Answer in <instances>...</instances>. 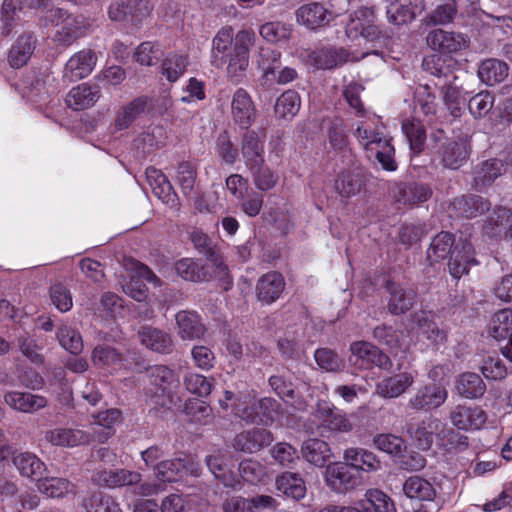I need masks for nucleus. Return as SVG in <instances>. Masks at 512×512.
<instances>
[{"label": "nucleus", "instance_id": "nucleus-36", "mask_svg": "<svg viewBox=\"0 0 512 512\" xmlns=\"http://www.w3.org/2000/svg\"><path fill=\"white\" fill-rule=\"evenodd\" d=\"M94 366L109 373H115L124 367V356L108 344H99L92 351Z\"/></svg>", "mask_w": 512, "mask_h": 512}, {"label": "nucleus", "instance_id": "nucleus-53", "mask_svg": "<svg viewBox=\"0 0 512 512\" xmlns=\"http://www.w3.org/2000/svg\"><path fill=\"white\" fill-rule=\"evenodd\" d=\"M432 195L429 185L424 183H408L399 189L398 201L404 205H416L426 202Z\"/></svg>", "mask_w": 512, "mask_h": 512}, {"label": "nucleus", "instance_id": "nucleus-45", "mask_svg": "<svg viewBox=\"0 0 512 512\" xmlns=\"http://www.w3.org/2000/svg\"><path fill=\"white\" fill-rule=\"evenodd\" d=\"M507 63L498 59H486L478 68L479 79L488 86L501 83L508 76Z\"/></svg>", "mask_w": 512, "mask_h": 512}, {"label": "nucleus", "instance_id": "nucleus-38", "mask_svg": "<svg viewBox=\"0 0 512 512\" xmlns=\"http://www.w3.org/2000/svg\"><path fill=\"white\" fill-rule=\"evenodd\" d=\"M415 381L411 372H401L384 378L376 386L377 393L383 398H397L401 396Z\"/></svg>", "mask_w": 512, "mask_h": 512}, {"label": "nucleus", "instance_id": "nucleus-59", "mask_svg": "<svg viewBox=\"0 0 512 512\" xmlns=\"http://www.w3.org/2000/svg\"><path fill=\"white\" fill-rule=\"evenodd\" d=\"M402 131L409 142L411 150L414 153L421 152L426 140V130L421 121L406 119L402 123Z\"/></svg>", "mask_w": 512, "mask_h": 512}, {"label": "nucleus", "instance_id": "nucleus-31", "mask_svg": "<svg viewBox=\"0 0 512 512\" xmlns=\"http://www.w3.org/2000/svg\"><path fill=\"white\" fill-rule=\"evenodd\" d=\"M37 8L35 0H4L1 9L2 35L7 36L20 20L19 14Z\"/></svg>", "mask_w": 512, "mask_h": 512}, {"label": "nucleus", "instance_id": "nucleus-7", "mask_svg": "<svg viewBox=\"0 0 512 512\" xmlns=\"http://www.w3.org/2000/svg\"><path fill=\"white\" fill-rule=\"evenodd\" d=\"M220 407L231 410V413L250 424H257L258 421V400L254 391L240 393L235 396L231 391H225L224 397L219 400Z\"/></svg>", "mask_w": 512, "mask_h": 512}, {"label": "nucleus", "instance_id": "nucleus-14", "mask_svg": "<svg viewBox=\"0 0 512 512\" xmlns=\"http://www.w3.org/2000/svg\"><path fill=\"white\" fill-rule=\"evenodd\" d=\"M315 417L320 421V426L330 432L348 433L353 428L347 414L328 401H318Z\"/></svg>", "mask_w": 512, "mask_h": 512}, {"label": "nucleus", "instance_id": "nucleus-62", "mask_svg": "<svg viewBox=\"0 0 512 512\" xmlns=\"http://www.w3.org/2000/svg\"><path fill=\"white\" fill-rule=\"evenodd\" d=\"M86 512H122L116 500L102 492H95L83 502Z\"/></svg>", "mask_w": 512, "mask_h": 512}, {"label": "nucleus", "instance_id": "nucleus-48", "mask_svg": "<svg viewBox=\"0 0 512 512\" xmlns=\"http://www.w3.org/2000/svg\"><path fill=\"white\" fill-rule=\"evenodd\" d=\"M301 451L307 462L319 467L324 466L332 455L329 444L317 438L306 440Z\"/></svg>", "mask_w": 512, "mask_h": 512}, {"label": "nucleus", "instance_id": "nucleus-56", "mask_svg": "<svg viewBox=\"0 0 512 512\" xmlns=\"http://www.w3.org/2000/svg\"><path fill=\"white\" fill-rule=\"evenodd\" d=\"M488 333L495 340H504L512 333V309L505 308L496 312L488 327Z\"/></svg>", "mask_w": 512, "mask_h": 512}, {"label": "nucleus", "instance_id": "nucleus-27", "mask_svg": "<svg viewBox=\"0 0 512 512\" xmlns=\"http://www.w3.org/2000/svg\"><path fill=\"white\" fill-rule=\"evenodd\" d=\"M483 232L490 238L510 239L512 237V212L497 207L483 226Z\"/></svg>", "mask_w": 512, "mask_h": 512}, {"label": "nucleus", "instance_id": "nucleus-33", "mask_svg": "<svg viewBox=\"0 0 512 512\" xmlns=\"http://www.w3.org/2000/svg\"><path fill=\"white\" fill-rule=\"evenodd\" d=\"M364 186V175L359 170L352 168L340 171L334 181V190L342 198L356 196Z\"/></svg>", "mask_w": 512, "mask_h": 512}, {"label": "nucleus", "instance_id": "nucleus-61", "mask_svg": "<svg viewBox=\"0 0 512 512\" xmlns=\"http://www.w3.org/2000/svg\"><path fill=\"white\" fill-rule=\"evenodd\" d=\"M146 176L156 196L164 202H168L171 197L176 195L173 193V188L166 175L160 170L149 167L146 169Z\"/></svg>", "mask_w": 512, "mask_h": 512}, {"label": "nucleus", "instance_id": "nucleus-43", "mask_svg": "<svg viewBox=\"0 0 512 512\" xmlns=\"http://www.w3.org/2000/svg\"><path fill=\"white\" fill-rule=\"evenodd\" d=\"M13 464L19 473L31 480L39 481L46 471L45 463L34 453L21 452L13 457Z\"/></svg>", "mask_w": 512, "mask_h": 512}, {"label": "nucleus", "instance_id": "nucleus-21", "mask_svg": "<svg viewBox=\"0 0 512 512\" xmlns=\"http://www.w3.org/2000/svg\"><path fill=\"white\" fill-rule=\"evenodd\" d=\"M94 422L91 435V441L99 443L106 442L115 434V427L122 423V412L117 408L107 409L93 415Z\"/></svg>", "mask_w": 512, "mask_h": 512}, {"label": "nucleus", "instance_id": "nucleus-64", "mask_svg": "<svg viewBox=\"0 0 512 512\" xmlns=\"http://www.w3.org/2000/svg\"><path fill=\"white\" fill-rule=\"evenodd\" d=\"M363 500L370 512H396L393 501L381 490H367Z\"/></svg>", "mask_w": 512, "mask_h": 512}, {"label": "nucleus", "instance_id": "nucleus-42", "mask_svg": "<svg viewBox=\"0 0 512 512\" xmlns=\"http://www.w3.org/2000/svg\"><path fill=\"white\" fill-rule=\"evenodd\" d=\"M404 494L413 500L435 502L437 492L432 483L420 476H410L403 484Z\"/></svg>", "mask_w": 512, "mask_h": 512}, {"label": "nucleus", "instance_id": "nucleus-2", "mask_svg": "<svg viewBox=\"0 0 512 512\" xmlns=\"http://www.w3.org/2000/svg\"><path fill=\"white\" fill-rule=\"evenodd\" d=\"M363 117L364 120L357 122L354 136L367 152L375 155L384 170L395 171V149L391 144V138L385 133V126L380 117L374 113Z\"/></svg>", "mask_w": 512, "mask_h": 512}, {"label": "nucleus", "instance_id": "nucleus-25", "mask_svg": "<svg viewBox=\"0 0 512 512\" xmlns=\"http://www.w3.org/2000/svg\"><path fill=\"white\" fill-rule=\"evenodd\" d=\"M412 317L416 323L418 335L426 339L428 345L438 348L446 343V331L438 327L430 312L420 311Z\"/></svg>", "mask_w": 512, "mask_h": 512}, {"label": "nucleus", "instance_id": "nucleus-10", "mask_svg": "<svg viewBox=\"0 0 512 512\" xmlns=\"http://www.w3.org/2000/svg\"><path fill=\"white\" fill-rule=\"evenodd\" d=\"M265 128L246 129L241 138V155L246 168H254L265 163Z\"/></svg>", "mask_w": 512, "mask_h": 512}, {"label": "nucleus", "instance_id": "nucleus-19", "mask_svg": "<svg viewBox=\"0 0 512 512\" xmlns=\"http://www.w3.org/2000/svg\"><path fill=\"white\" fill-rule=\"evenodd\" d=\"M97 63V55L91 49H82L73 54L65 64L64 78L77 81L89 76Z\"/></svg>", "mask_w": 512, "mask_h": 512}, {"label": "nucleus", "instance_id": "nucleus-37", "mask_svg": "<svg viewBox=\"0 0 512 512\" xmlns=\"http://www.w3.org/2000/svg\"><path fill=\"white\" fill-rule=\"evenodd\" d=\"M296 18L299 24L314 30L328 24L333 18V14L322 4L312 2L299 7L296 11Z\"/></svg>", "mask_w": 512, "mask_h": 512}, {"label": "nucleus", "instance_id": "nucleus-29", "mask_svg": "<svg viewBox=\"0 0 512 512\" xmlns=\"http://www.w3.org/2000/svg\"><path fill=\"white\" fill-rule=\"evenodd\" d=\"M140 343L147 349L161 353L170 354L174 344L169 333L152 326H142L138 331Z\"/></svg>", "mask_w": 512, "mask_h": 512}, {"label": "nucleus", "instance_id": "nucleus-28", "mask_svg": "<svg viewBox=\"0 0 512 512\" xmlns=\"http://www.w3.org/2000/svg\"><path fill=\"white\" fill-rule=\"evenodd\" d=\"M285 288V280L281 273L271 271L263 276L257 282L256 295L263 304H272L278 300Z\"/></svg>", "mask_w": 512, "mask_h": 512}, {"label": "nucleus", "instance_id": "nucleus-3", "mask_svg": "<svg viewBox=\"0 0 512 512\" xmlns=\"http://www.w3.org/2000/svg\"><path fill=\"white\" fill-rule=\"evenodd\" d=\"M141 474L127 469H104L96 471L92 481L105 488L116 489L121 487L136 486L135 491L141 496H151L164 490L160 483H142Z\"/></svg>", "mask_w": 512, "mask_h": 512}, {"label": "nucleus", "instance_id": "nucleus-46", "mask_svg": "<svg viewBox=\"0 0 512 512\" xmlns=\"http://www.w3.org/2000/svg\"><path fill=\"white\" fill-rule=\"evenodd\" d=\"M504 171V163L499 159L484 161L475 169L474 186L477 190L490 186Z\"/></svg>", "mask_w": 512, "mask_h": 512}, {"label": "nucleus", "instance_id": "nucleus-13", "mask_svg": "<svg viewBox=\"0 0 512 512\" xmlns=\"http://www.w3.org/2000/svg\"><path fill=\"white\" fill-rule=\"evenodd\" d=\"M274 441L271 431L264 428H251L237 433L231 442L235 451L254 454Z\"/></svg>", "mask_w": 512, "mask_h": 512}, {"label": "nucleus", "instance_id": "nucleus-49", "mask_svg": "<svg viewBox=\"0 0 512 512\" xmlns=\"http://www.w3.org/2000/svg\"><path fill=\"white\" fill-rule=\"evenodd\" d=\"M155 471L156 479L159 482L170 483L181 478L184 473L189 471V468L185 459L176 458L157 463ZM190 473L193 474L194 471L190 470Z\"/></svg>", "mask_w": 512, "mask_h": 512}, {"label": "nucleus", "instance_id": "nucleus-11", "mask_svg": "<svg viewBox=\"0 0 512 512\" xmlns=\"http://www.w3.org/2000/svg\"><path fill=\"white\" fill-rule=\"evenodd\" d=\"M451 424L458 430L476 431L484 427L487 413L478 405H456L449 414Z\"/></svg>", "mask_w": 512, "mask_h": 512}, {"label": "nucleus", "instance_id": "nucleus-8", "mask_svg": "<svg viewBox=\"0 0 512 512\" xmlns=\"http://www.w3.org/2000/svg\"><path fill=\"white\" fill-rule=\"evenodd\" d=\"M152 10L149 0H117L109 6L108 16L112 21L137 25L148 18Z\"/></svg>", "mask_w": 512, "mask_h": 512}, {"label": "nucleus", "instance_id": "nucleus-39", "mask_svg": "<svg viewBox=\"0 0 512 512\" xmlns=\"http://www.w3.org/2000/svg\"><path fill=\"white\" fill-rule=\"evenodd\" d=\"M343 459L351 469L363 472H375L380 469L381 462L371 451L363 448H348L344 451Z\"/></svg>", "mask_w": 512, "mask_h": 512}, {"label": "nucleus", "instance_id": "nucleus-20", "mask_svg": "<svg viewBox=\"0 0 512 512\" xmlns=\"http://www.w3.org/2000/svg\"><path fill=\"white\" fill-rule=\"evenodd\" d=\"M443 428L442 422L433 417L422 420L408 429L413 444L420 450H429L435 437L439 440Z\"/></svg>", "mask_w": 512, "mask_h": 512}, {"label": "nucleus", "instance_id": "nucleus-1", "mask_svg": "<svg viewBox=\"0 0 512 512\" xmlns=\"http://www.w3.org/2000/svg\"><path fill=\"white\" fill-rule=\"evenodd\" d=\"M427 254L432 261L443 260L450 255L448 269L455 279H460L468 273L471 266L477 264L472 243L467 238L455 241L449 232L437 234L432 239Z\"/></svg>", "mask_w": 512, "mask_h": 512}, {"label": "nucleus", "instance_id": "nucleus-34", "mask_svg": "<svg viewBox=\"0 0 512 512\" xmlns=\"http://www.w3.org/2000/svg\"><path fill=\"white\" fill-rule=\"evenodd\" d=\"M450 207L456 216L471 219L488 211L491 203L482 196L470 194L455 198Z\"/></svg>", "mask_w": 512, "mask_h": 512}, {"label": "nucleus", "instance_id": "nucleus-4", "mask_svg": "<svg viewBox=\"0 0 512 512\" xmlns=\"http://www.w3.org/2000/svg\"><path fill=\"white\" fill-rule=\"evenodd\" d=\"M44 19L46 24L57 27L53 41L61 46L72 45L77 39L83 37L87 30V23L83 16L73 15L61 8L49 9Z\"/></svg>", "mask_w": 512, "mask_h": 512}, {"label": "nucleus", "instance_id": "nucleus-54", "mask_svg": "<svg viewBox=\"0 0 512 512\" xmlns=\"http://www.w3.org/2000/svg\"><path fill=\"white\" fill-rule=\"evenodd\" d=\"M188 56L179 53H169L161 63V74L171 83L176 82L186 71Z\"/></svg>", "mask_w": 512, "mask_h": 512}, {"label": "nucleus", "instance_id": "nucleus-58", "mask_svg": "<svg viewBox=\"0 0 512 512\" xmlns=\"http://www.w3.org/2000/svg\"><path fill=\"white\" fill-rule=\"evenodd\" d=\"M37 488L40 493L51 498H61L73 492V484L65 479L58 477H45L37 482Z\"/></svg>", "mask_w": 512, "mask_h": 512}, {"label": "nucleus", "instance_id": "nucleus-22", "mask_svg": "<svg viewBox=\"0 0 512 512\" xmlns=\"http://www.w3.org/2000/svg\"><path fill=\"white\" fill-rule=\"evenodd\" d=\"M45 440L52 446L74 448L91 442L90 432L81 429L55 427L45 432Z\"/></svg>", "mask_w": 512, "mask_h": 512}, {"label": "nucleus", "instance_id": "nucleus-44", "mask_svg": "<svg viewBox=\"0 0 512 512\" xmlns=\"http://www.w3.org/2000/svg\"><path fill=\"white\" fill-rule=\"evenodd\" d=\"M36 48V39L30 34H23L12 45L8 60L13 68L23 67Z\"/></svg>", "mask_w": 512, "mask_h": 512}, {"label": "nucleus", "instance_id": "nucleus-63", "mask_svg": "<svg viewBox=\"0 0 512 512\" xmlns=\"http://www.w3.org/2000/svg\"><path fill=\"white\" fill-rule=\"evenodd\" d=\"M175 269L177 274L187 281L201 282L206 279L204 267L199 261L191 258H183L177 261Z\"/></svg>", "mask_w": 512, "mask_h": 512}, {"label": "nucleus", "instance_id": "nucleus-52", "mask_svg": "<svg viewBox=\"0 0 512 512\" xmlns=\"http://www.w3.org/2000/svg\"><path fill=\"white\" fill-rule=\"evenodd\" d=\"M276 488L287 497L300 500L306 495L304 480L296 473L285 472L276 478Z\"/></svg>", "mask_w": 512, "mask_h": 512}, {"label": "nucleus", "instance_id": "nucleus-51", "mask_svg": "<svg viewBox=\"0 0 512 512\" xmlns=\"http://www.w3.org/2000/svg\"><path fill=\"white\" fill-rule=\"evenodd\" d=\"M456 389L464 398L478 399L484 395L486 385L477 373L465 372L458 377Z\"/></svg>", "mask_w": 512, "mask_h": 512}, {"label": "nucleus", "instance_id": "nucleus-23", "mask_svg": "<svg viewBox=\"0 0 512 512\" xmlns=\"http://www.w3.org/2000/svg\"><path fill=\"white\" fill-rule=\"evenodd\" d=\"M448 392L439 384H428L417 390L409 400V407L414 410H431L440 407L447 400Z\"/></svg>", "mask_w": 512, "mask_h": 512}, {"label": "nucleus", "instance_id": "nucleus-17", "mask_svg": "<svg viewBox=\"0 0 512 512\" xmlns=\"http://www.w3.org/2000/svg\"><path fill=\"white\" fill-rule=\"evenodd\" d=\"M166 139V131L161 125H150L132 142L135 158L143 159L161 148Z\"/></svg>", "mask_w": 512, "mask_h": 512}, {"label": "nucleus", "instance_id": "nucleus-24", "mask_svg": "<svg viewBox=\"0 0 512 512\" xmlns=\"http://www.w3.org/2000/svg\"><path fill=\"white\" fill-rule=\"evenodd\" d=\"M348 57L349 54L344 48L324 47L306 51L304 59L317 69H333L344 64Z\"/></svg>", "mask_w": 512, "mask_h": 512}, {"label": "nucleus", "instance_id": "nucleus-57", "mask_svg": "<svg viewBox=\"0 0 512 512\" xmlns=\"http://www.w3.org/2000/svg\"><path fill=\"white\" fill-rule=\"evenodd\" d=\"M151 384L157 386L163 393L176 388L179 380L175 372L165 365H155L147 370Z\"/></svg>", "mask_w": 512, "mask_h": 512}, {"label": "nucleus", "instance_id": "nucleus-15", "mask_svg": "<svg viewBox=\"0 0 512 512\" xmlns=\"http://www.w3.org/2000/svg\"><path fill=\"white\" fill-rule=\"evenodd\" d=\"M325 482L333 491L344 493L360 485L361 480L344 461L334 462L326 467Z\"/></svg>", "mask_w": 512, "mask_h": 512}, {"label": "nucleus", "instance_id": "nucleus-41", "mask_svg": "<svg viewBox=\"0 0 512 512\" xmlns=\"http://www.w3.org/2000/svg\"><path fill=\"white\" fill-rule=\"evenodd\" d=\"M386 287L390 293L388 309L392 314H403L413 306L416 299V292L413 289L392 282H387Z\"/></svg>", "mask_w": 512, "mask_h": 512}, {"label": "nucleus", "instance_id": "nucleus-6", "mask_svg": "<svg viewBox=\"0 0 512 512\" xmlns=\"http://www.w3.org/2000/svg\"><path fill=\"white\" fill-rule=\"evenodd\" d=\"M256 40L255 32L251 29H241L236 33V42L227 55L226 73L230 81L238 83L245 76L249 66L250 50Z\"/></svg>", "mask_w": 512, "mask_h": 512}, {"label": "nucleus", "instance_id": "nucleus-35", "mask_svg": "<svg viewBox=\"0 0 512 512\" xmlns=\"http://www.w3.org/2000/svg\"><path fill=\"white\" fill-rule=\"evenodd\" d=\"M425 9L424 0H399V5L387 8V18L391 24L403 25L412 22Z\"/></svg>", "mask_w": 512, "mask_h": 512}, {"label": "nucleus", "instance_id": "nucleus-55", "mask_svg": "<svg viewBox=\"0 0 512 512\" xmlns=\"http://www.w3.org/2000/svg\"><path fill=\"white\" fill-rule=\"evenodd\" d=\"M300 107L299 94L294 90H287L277 98L274 110L277 117L291 120L297 115Z\"/></svg>", "mask_w": 512, "mask_h": 512}, {"label": "nucleus", "instance_id": "nucleus-50", "mask_svg": "<svg viewBox=\"0 0 512 512\" xmlns=\"http://www.w3.org/2000/svg\"><path fill=\"white\" fill-rule=\"evenodd\" d=\"M269 385L272 390L287 404H290L297 410H305L307 407L306 401L302 397H297L293 388V384L286 381L284 377L279 375H272L269 380Z\"/></svg>", "mask_w": 512, "mask_h": 512}, {"label": "nucleus", "instance_id": "nucleus-60", "mask_svg": "<svg viewBox=\"0 0 512 512\" xmlns=\"http://www.w3.org/2000/svg\"><path fill=\"white\" fill-rule=\"evenodd\" d=\"M147 101L145 98H137L123 107L114 121L115 130L127 129L132 122L145 111Z\"/></svg>", "mask_w": 512, "mask_h": 512}, {"label": "nucleus", "instance_id": "nucleus-12", "mask_svg": "<svg viewBox=\"0 0 512 512\" xmlns=\"http://www.w3.org/2000/svg\"><path fill=\"white\" fill-rule=\"evenodd\" d=\"M353 363L360 368L370 369L377 366L389 369L392 366L390 358L375 345L366 341H356L350 346Z\"/></svg>", "mask_w": 512, "mask_h": 512}, {"label": "nucleus", "instance_id": "nucleus-9", "mask_svg": "<svg viewBox=\"0 0 512 512\" xmlns=\"http://www.w3.org/2000/svg\"><path fill=\"white\" fill-rule=\"evenodd\" d=\"M426 43L439 54L452 55L466 50L470 45V38L461 32L437 28L427 34Z\"/></svg>", "mask_w": 512, "mask_h": 512}, {"label": "nucleus", "instance_id": "nucleus-5", "mask_svg": "<svg viewBox=\"0 0 512 512\" xmlns=\"http://www.w3.org/2000/svg\"><path fill=\"white\" fill-rule=\"evenodd\" d=\"M345 33L351 40L362 37L372 42H383L389 38L388 31L375 24L374 7L367 6L359 8L350 15Z\"/></svg>", "mask_w": 512, "mask_h": 512}, {"label": "nucleus", "instance_id": "nucleus-26", "mask_svg": "<svg viewBox=\"0 0 512 512\" xmlns=\"http://www.w3.org/2000/svg\"><path fill=\"white\" fill-rule=\"evenodd\" d=\"M236 42L231 26H224L214 36L210 55L211 65L215 68H223L227 62V55L232 50Z\"/></svg>", "mask_w": 512, "mask_h": 512}, {"label": "nucleus", "instance_id": "nucleus-32", "mask_svg": "<svg viewBox=\"0 0 512 512\" xmlns=\"http://www.w3.org/2000/svg\"><path fill=\"white\" fill-rule=\"evenodd\" d=\"M4 402L12 409L22 413H33L47 406L48 401L42 395L29 392L8 391L4 394Z\"/></svg>", "mask_w": 512, "mask_h": 512}, {"label": "nucleus", "instance_id": "nucleus-16", "mask_svg": "<svg viewBox=\"0 0 512 512\" xmlns=\"http://www.w3.org/2000/svg\"><path fill=\"white\" fill-rule=\"evenodd\" d=\"M206 464L214 477L224 486L234 488L239 481L233 472V456L228 450H217L206 457Z\"/></svg>", "mask_w": 512, "mask_h": 512}, {"label": "nucleus", "instance_id": "nucleus-18", "mask_svg": "<svg viewBox=\"0 0 512 512\" xmlns=\"http://www.w3.org/2000/svg\"><path fill=\"white\" fill-rule=\"evenodd\" d=\"M231 115L235 124L244 129L250 128L256 119V106L249 93L243 88H238L232 96Z\"/></svg>", "mask_w": 512, "mask_h": 512}, {"label": "nucleus", "instance_id": "nucleus-30", "mask_svg": "<svg viewBox=\"0 0 512 512\" xmlns=\"http://www.w3.org/2000/svg\"><path fill=\"white\" fill-rule=\"evenodd\" d=\"M178 335L182 340H196L206 333V326L197 312L182 310L176 316Z\"/></svg>", "mask_w": 512, "mask_h": 512}, {"label": "nucleus", "instance_id": "nucleus-40", "mask_svg": "<svg viewBox=\"0 0 512 512\" xmlns=\"http://www.w3.org/2000/svg\"><path fill=\"white\" fill-rule=\"evenodd\" d=\"M100 96L99 87L82 83L72 88L66 96L67 105L76 110H84L92 107Z\"/></svg>", "mask_w": 512, "mask_h": 512}, {"label": "nucleus", "instance_id": "nucleus-47", "mask_svg": "<svg viewBox=\"0 0 512 512\" xmlns=\"http://www.w3.org/2000/svg\"><path fill=\"white\" fill-rule=\"evenodd\" d=\"M468 157L469 145L464 139L450 141L443 146L442 162L447 168H459L467 161Z\"/></svg>", "mask_w": 512, "mask_h": 512}]
</instances>
